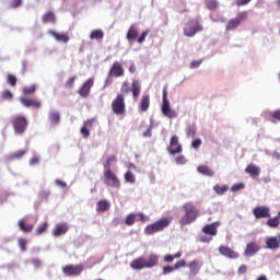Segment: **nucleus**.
I'll return each mask as SVG.
<instances>
[{
  "label": "nucleus",
  "instance_id": "obj_19",
  "mask_svg": "<svg viewBox=\"0 0 280 280\" xmlns=\"http://www.w3.org/2000/svg\"><path fill=\"white\" fill-rule=\"evenodd\" d=\"M130 268H132L133 270H143V268H147L145 267V258L139 257V258L135 259L130 264Z\"/></svg>",
  "mask_w": 280,
  "mask_h": 280
},
{
  "label": "nucleus",
  "instance_id": "obj_9",
  "mask_svg": "<svg viewBox=\"0 0 280 280\" xmlns=\"http://www.w3.org/2000/svg\"><path fill=\"white\" fill-rule=\"evenodd\" d=\"M259 250H261V246L257 242H249L246 244L243 255L244 257H255Z\"/></svg>",
  "mask_w": 280,
  "mask_h": 280
},
{
  "label": "nucleus",
  "instance_id": "obj_23",
  "mask_svg": "<svg viewBox=\"0 0 280 280\" xmlns=\"http://www.w3.org/2000/svg\"><path fill=\"white\" fill-rule=\"evenodd\" d=\"M246 174H250L252 176H259L261 168L255 164H249L245 168Z\"/></svg>",
  "mask_w": 280,
  "mask_h": 280
},
{
  "label": "nucleus",
  "instance_id": "obj_21",
  "mask_svg": "<svg viewBox=\"0 0 280 280\" xmlns=\"http://www.w3.org/2000/svg\"><path fill=\"white\" fill-rule=\"evenodd\" d=\"M145 268H154L159 265V256L156 254H151L148 260H144Z\"/></svg>",
  "mask_w": 280,
  "mask_h": 280
},
{
  "label": "nucleus",
  "instance_id": "obj_33",
  "mask_svg": "<svg viewBox=\"0 0 280 280\" xmlns=\"http://www.w3.org/2000/svg\"><path fill=\"white\" fill-rule=\"evenodd\" d=\"M141 93V85L139 84V81H133L132 82V95L135 97V100H137V97H139Z\"/></svg>",
  "mask_w": 280,
  "mask_h": 280
},
{
  "label": "nucleus",
  "instance_id": "obj_4",
  "mask_svg": "<svg viewBox=\"0 0 280 280\" xmlns=\"http://www.w3.org/2000/svg\"><path fill=\"white\" fill-rule=\"evenodd\" d=\"M162 113L163 116L167 117L168 119H176V117H178V113L172 109V106L170 105V100H167V85L163 88Z\"/></svg>",
  "mask_w": 280,
  "mask_h": 280
},
{
  "label": "nucleus",
  "instance_id": "obj_59",
  "mask_svg": "<svg viewBox=\"0 0 280 280\" xmlns=\"http://www.w3.org/2000/svg\"><path fill=\"white\" fill-rule=\"evenodd\" d=\"M50 194L51 192L49 190H44V191L40 192V198L43 200H47V198H49Z\"/></svg>",
  "mask_w": 280,
  "mask_h": 280
},
{
  "label": "nucleus",
  "instance_id": "obj_27",
  "mask_svg": "<svg viewBox=\"0 0 280 280\" xmlns=\"http://www.w3.org/2000/svg\"><path fill=\"white\" fill-rule=\"evenodd\" d=\"M104 38V31L102 30H94L90 34L91 40H102Z\"/></svg>",
  "mask_w": 280,
  "mask_h": 280
},
{
  "label": "nucleus",
  "instance_id": "obj_42",
  "mask_svg": "<svg viewBox=\"0 0 280 280\" xmlns=\"http://www.w3.org/2000/svg\"><path fill=\"white\" fill-rule=\"evenodd\" d=\"M206 5L210 10H215V8H218V1L217 0H207Z\"/></svg>",
  "mask_w": 280,
  "mask_h": 280
},
{
  "label": "nucleus",
  "instance_id": "obj_24",
  "mask_svg": "<svg viewBox=\"0 0 280 280\" xmlns=\"http://www.w3.org/2000/svg\"><path fill=\"white\" fill-rule=\"evenodd\" d=\"M20 102H21L22 106H25V108H30V106H35V108H40V103L30 101L28 98H25L23 96L20 97Z\"/></svg>",
  "mask_w": 280,
  "mask_h": 280
},
{
  "label": "nucleus",
  "instance_id": "obj_2",
  "mask_svg": "<svg viewBox=\"0 0 280 280\" xmlns=\"http://www.w3.org/2000/svg\"><path fill=\"white\" fill-rule=\"evenodd\" d=\"M202 25H200V22L196 18L185 20L183 23L184 36L188 38H194V35L202 32Z\"/></svg>",
  "mask_w": 280,
  "mask_h": 280
},
{
  "label": "nucleus",
  "instance_id": "obj_10",
  "mask_svg": "<svg viewBox=\"0 0 280 280\" xmlns=\"http://www.w3.org/2000/svg\"><path fill=\"white\" fill-rule=\"evenodd\" d=\"M253 214L256 220H261V218H270V208L268 206H258L254 208Z\"/></svg>",
  "mask_w": 280,
  "mask_h": 280
},
{
  "label": "nucleus",
  "instance_id": "obj_51",
  "mask_svg": "<svg viewBox=\"0 0 280 280\" xmlns=\"http://www.w3.org/2000/svg\"><path fill=\"white\" fill-rule=\"evenodd\" d=\"M248 16V12L244 11L242 13H240L235 19L238 20V23H242V21H245V19H247Z\"/></svg>",
  "mask_w": 280,
  "mask_h": 280
},
{
  "label": "nucleus",
  "instance_id": "obj_13",
  "mask_svg": "<svg viewBox=\"0 0 280 280\" xmlns=\"http://www.w3.org/2000/svg\"><path fill=\"white\" fill-rule=\"evenodd\" d=\"M219 253L223 255V257H228V259H237L240 257V253L233 250L228 246H220Z\"/></svg>",
  "mask_w": 280,
  "mask_h": 280
},
{
  "label": "nucleus",
  "instance_id": "obj_26",
  "mask_svg": "<svg viewBox=\"0 0 280 280\" xmlns=\"http://www.w3.org/2000/svg\"><path fill=\"white\" fill-rule=\"evenodd\" d=\"M139 32L137 31V28H135V26H131L127 32V40H129V43H132V40H137Z\"/></svg>",
  "mask_w": 280,
  "mask_h": 280
},
{
  "label": "nucleus",
  "instance_id": "obj_61",
  "mask_svg": "<svg viewBox=\"0 0 280 280\" xmlns=\"http://www.w3.org/2000/svg\"><path fill=\"white\" fill-rule=\"evenodd\" d=\"M63 272L68 277H71V265H68V266L63 267Z\"/></svg>",
  "mask_w": 280,
  "mask_h": 280
},
{
  "label": "nucleus",
  "instance_id": "obj_63",
  "mask_svg": "<svg viewBox=\"0 0 280 280\" xmlns=\"http://www.w3.org/2000/svg\"><path fill=\"white\" fill-rule=\"evenodd\" d=\"M31 264H33V266H34L35 268H38V267L40 266V259H38V258H33V259L31 260Z\"/></svg>",
  "mask_w": 280,
  "mask_h": 280
},
{
  "label": "nucleus",
  "instance_id": "obj_41",
  "mask_svg": "<svg viewBox=\"0 0 280 280\" xmlns=\"http://www.w3.org/2000/svg\"><path fill=\"white\" fill-rule=\"evenodd\" d=\"M26 150H19L18 152L11 154V159H22V156H25Z\"/></svg>",
  "mask_w": 280,
  "mask_h": 280
},
{
  "label": "nucleus",
  "instance_id": "obj_46",
  "mask_svg": "<svg viewBox=\"0 0 280 280\" xmlns=\"http://www.w3.org/2000/svg\"><path fill=\"white\" fill-rule=\"evenodd\" d=\"M202 145V139L200 138H197L192 141L191 143V147L195 149V150H198L200 147Z\"/></svg>",
  "mask_w": 280,
  "mask_h": 280
},
{
  "label": "nucleus",
  "instance_id": "obj_14",
  "mask_svg": "<svg viewBox=\"0 0 280 280\" xmlns=\"http://www.w3.org/2000/svg\"><path fill=\"white\" fill-rule=\"evenodd\" d=\"M121 75H124V67L119 63V61H116L108 72V78H121Z\"/></svg>",
  "mask_w": 280,
  "mask_h": 280
},
{
  "label": "nucleus",
  "instance_id": "obj_1",
  "mask_svg": "<svg viewBox=\"0 0 280 280\" xmlns=\"http://www.w3.org/2000/svg\"><path fill=\"white\" fill-rule=\"evenodd\" d=\"M172 224V218H162L154 223H151L144 228L145 235H154V233H161V231H165L167 226Z\"/></svg>",
  "mask_w": 280,
  "mask_h": 280
},
{
  "label": "nucleus",
  "instance_id": "obj_35",
  "mask_svg": "<svg viewBox=\"0 0 280 280\" xmlns=\"http://www.w3.org/2000/svg\"><path fill=\"white\" fill-rule=\"evenodd\" d=\"M135 220H137V214L136 213H130L127 215L125 224L127 226H132L135 224Z\"/></svg>",
  "mask_w": 280,
  "mask_h": 280
},
{
  "label": "nucleus",
  "instance_id": "obj_31",
  "mask_svg": "<svg viewBox=\"0 0 280 280\" xmlns=\"http://www.w3.org/2000/svg\"><path fill=\"white\" fill-rule=\"evenodd\" d=\"M279 224H280V215L279 214L275 218L269 217V220L267 221V225H269L270 229H277V226H279Z\"/></svg>",
  "mask_w": 280,
  "mask_h": 280
},
{
  "label": "nucleus",
  "instance_id": "obj_36",
  "mask_svg": "<svg viewBox=\"0 0 280 280\" xmlns=\"http://www.w3.org/2000/svg\"><path fill=\"white\" fill-rule=\"evenodd\" d=\"M125 180L126 183H130L132 185L137 182V178L135 177V174H132V172L128 171L125 174Z\"/></svg>",
  "mask_w": 280,
  "mask_h": 280
},
{
  "label": "nucleus",
  "instance_id": "obj_64",
  "mask_svg": "<svg viewBox=\"0 0 280 280\" xmlns=\"http://www.w3.org/2000/svg\"><path fill=\"white\" fill-rule=\"evenodd\" d=\"M22 0H12L11 1V5L12 8H19V5H21Z\"/></svg>",
  "mask_w": 280,
  "mask_h": 280
},
{
  "label": "nucleus",
  "instance_id": "obj_16",
  "mask_svg": "<svg viewBox=\"0 0 280 280\" xmlns=\"http://www.w3.org/2000/svg\"><path fill=\"white\" fill-rule=\"evenodd\" d=\"M265 244L269 250H277L280 246V241L277 236H268L265 240Z\"/></svg>",
  "mask_w": 280,
  "mask_h": 280
},
{
  "label": "nucleus",
  "instance_id": "obj_44",
  "mask_svg": "<svg viewBox=\"0 0 280 280\" xmlns=\"http://www.w3.org/2000/svg\"><path fill=\"white\" fill-rule=\"evenodd\" d=\"M269 117H271V119H276L277 121H280V109L270 112Z\"/></svg>",
  "mask_w": 280,
  "mask_h": 280
},
{
  "label": "nucleus",
  "instance_id": "obj_22",
  "mask_svg": "<svg viewBox=\"0 0 280 280\" xmlns=\"http://www.w3.org/2000/svg\"><path fill=\"white\" fill-rule=\"evenodd\" d=\"M139 108L142 113H147L148 108H150V95L145 94L142 96Z\"/></svg>",
  "mask_w": 280,
  "mask_h": 280
},
{
  "label": "nucleus",
  "instance_id": "obj_6",
  "mask_svg": "<svg viewBox=\"0 0 280 280\" xmlns=\"http://www.w3.org/2000/svg\"><path fill=\"white\" fill-rule=\"evenodd\" d=\"M168 154L175 156V154H180L183 152V144L178 142V136H172L170 144L166 147Z\"/></svg>",
  "mask_w": 280,
  "mask_h": 280
},
{
  "label": "nucleus",
  "instance_id": "obj_62",
  "mask_svg": "<svg viewBox=\"0 0 280 280\" xmlns=\"http://www.w3.org/2000/svg\"><path fill=\"white\" fill-rule=\"evenodd\" d=\"M200 65H202V61H192L190 63V69H198V67H200Z\"/></svg>",
  "mask_w": 280,
  "mask_h": 280
},
{
  "label": "nucleus",
  "instance_id": "obj_34",
  "mask_svg": "<svg viewBox=\"0 0 280 280\" xmlns=\"http://www.w3.org/2000/svg\"><path fill=\"white\" fill-rule=\"evenodd\" d=\"M82 270H84V266L82 265L71 266L72 277H80V275H82Z\"/></svg>",
  "mask_w": 280,
  "mask_h": 280
},
{
  "label": "nucleus",
  "instance_id": "obj_11",
  "mask_svg": "<svg viewBox=\"0 0 280 280\" xmlns=\"http://www.w3.org/2000/svg\"><path fill=\"white\" fill-rule=\"evenodd\" d=\"M94 80L92 78L88 79L82 86L79 89V95L81 97H89L91 94V89H93Z\"/></svg>",
  "mask_w": 280,
  "mask_h": 280
},
{
  "label": "nucleus",
  "instance_id": "obj_8",
  "mask_svg": "<svg viewBox=\"0 0 280 280\" xmlns=\"http://www.w3.org/2000/svg\"><path fill=\"white\" fill-rule=\"evenodd\" d=\"M13 128L16 135H23L27 128V118L25 116H16L13 120Z\"/></svg>",
  "mask_w": 280,
  "mask_h": 280
},
{
  "label": "nucleus",
  "instance_id": "obj_28",
  "mask_svg": "<svg viewBox=\"0 0 280 280\" xmlns=\"http://www.w3.org/2000/svg\"><path fill=\"white\" fill-rule=\"evenodd\" d=\"M237 25H240V20L234 18L228 22L225 30L228 32H233L234 30H237Z\"/></svg>",
  "mask_w": 280,
  "mask_h": 280
},
{
  "label": "nucleus",
  "instance_id": "obj_54",
  "mask_svg": "<svg viewBox=\"0 0 280 280\" xmlns=\"http://www.w3.org/2000/svg\"><path fill=\"white\" fill-rule=\"evenodd\" d=\"M12 97H13L12 92H10L9 90L2 92L3 100H12Z\"/></svg>",
  "mask_w": 280,
  "mask_h": 280
},
{
  "label": "nucleus",
  "instance_id": "obj_45",
  "mask_svg": "<svg viewBox=\"0 0 280 280\" xmlns=\"http://www.w3.org/2000/svg\"><path fill=\"white\" fill-rule=\"evenodd\" d=\"M19 246L21 250L25 252L27 250V241L25 238H19Z\"/></svg>",
  "mask_w": 280,
  "mask_h": 280
},
{
  "label": "nucleus",
  "instance_id": "obj_7",
  "mask_svg": "<svg viewBox=\"0 0 280 280\" xmlns=\"http://www.w3.org/2000/svg\"><path fill=\"white\" fill-rule=\"evenodd\" d=\"M112 108L115 115H124L126 113V103L124 102V95L118 94L112 103Z\"/></svg>",
  "mask_w": 280,
  "mask_h": 280
},
{
  "label": "nucleus",
  "instance_id": "obj_53",
  "mask_svg": "<svg viewBox=\"0 0 280 280\" xmlns=\"http://www.w3.org/2000/svg\"><path fill=\"white\" fill-rule=\"evenodd\" d=\"M55 185L57 187H60V189H66V187H67V183H65V182H62L60 179H55Z\"/></svg>",
  "mask_w": 280,
  "mask_h": 280
},
{
  "label": "nucleus",
  "instance_id": "obj_5",
  "mask_svg": "<svg viewBox=\"0 0 280 280\" xmlns=\"http://www.w3.org/2000/svg\"><path fill=\"white\" fill-rule=\"evenodd\" d=\"M104 178H105V185L107 187H113L114 189H119L121 183L119 182V178H117V175L113 173L110 170H106L104 172Z\"/></svg>",
  "mask_w": 280,
  "mask_h": 280
},
{
  "label": "nucleus",
  "instance_id": "obj_48",
  "mask_svg": "<svg viewBox=\"0 0 280 280\" xmlns=\"http://www.w3.org/2000/svg\"><path fill=\"white\" fill-rule=\"evenodd\" d=\"M245 185L244 183L235 184L231 187V191H241V189H244Z\"/></svg>",
  "mask_w": 280,
  "mask_h": 280
},
{
  "label": "nucleus",
  "instance_id": "obj_57",
  "mask_svg": "<svg viewBox=\"0 0 280 280\" xmlns=\"http://www.w3.org/2000/svg\"><path fill=\"white\" fill-rule=\"evenodd\" d=\"M164 261H165V264H172L174 261V255H171V254L165 255Z\"/></svg>",
  "mask_w": 280,
  "mask_h": 280
},
{
  "label": "nucleus",
  "instance_id": "obj_32",
  "mask_svg": "<svg viewBox=\"0 0 280 280\" xmlns=\"http://www.w3.org/2000/svg\"><path fill=\"white\" fill-rule=\"evenodd\" d=\"M43 23H56V15L49 11L43 15Z\"/></svg>",
  "mask_w": 280,
  "mask_h": 280
},
{
  "label": "nucleus",
  "instance_id": "obj_12",
  "mask_svg": "<svg viewBox=\"0 0 280 280\" xmlns=\"http://www.w3.org/2000/svg\"><path fill=\"white\" fill-rule=\"evenodd\" d=\"M48 34L49 36L55 38L56 43H62L63 45H66V43H69V40L71 39L66 33H58L56 31L49 30Z\"/></svg>",
  "mask_w": 280,
  "mask_h": 280
},
{
  "label": "nucleus",
  "instance_id": "obj_38",
  "mask_svg": "<svg viewBox=\"0 0 280 280\" xmlns=\"http://www.w3.org/2000/svg\"><path fill=\"white\" fill-rule=\"evenodd\" d=\"M47 226H48L47 222H45V223H43V224H39V225L36 228V230H35L36 235H43V232H44V231H47Z\"/></svg>",
  "mask_w": 280,
  "mask_h": 280
},
{
  "label": "nucleus",
  "instance_id": "obj_40",
  "mask_svg": "<svg viewBox=\"0 0 280 280\" xmlns=\"http://www.w3.org/2000/svg\"><path fill=\"white\" fill-rule=\"evenodd\" d=\"M199 264L200 262L198 260H192L187 266H188V268L190 269L191 272H196V270H198Z\"/></svg>",
  "mask_w": 280,
  "mask_h": 280
},
{
  "label": "nucleus",
  "instance_id": "obj_56",
  "mask_svg": "<svg viewBox=\"0 0 280 280\" xmlns=\"http://www.w3.org/2000/svg\"><path fill=\"white\" fill-rule=\"evenodd\" d=\"M252 0H236V5L241 8L242 5H248Z\"/></svg>",
  "mask_w": 280,
  "mask_h": 280
},
{
  "label": "nucleus",
  "instance_id": "obj_29",
  "mask_svg": "<svg viewBox=\"0 0 280 280\" xmlns=\"http://www.w3.org/2000/svg\"><path fill=\"white\" fill-rule=\"evenodd\" d=\"M197 171L199 174H203V176H215V173H213L209 166L200 165L197 167Z\"/></svg>",
  "mask_w": 280,
  "mask_h": 280
},
{
  "label": "nucleus",
  "instance_id": "obj_47",
  "mask_svg": "<svg viewBox=\"0 0 280 280\" xmlns=\"http://www.w3.org/2000/svg\"><path fill=\"white\" fill-rule=\"evenodd\" d=\"M173 270H176L174 266H165L162 269V275H170Z\"/></svg>",
  "mask_w": 280,
  "mask_h": 280
},
{
  "label": "nucleus",
  "instance_id": "obj_18",
  "mask_svg": "<svg viewBox=\"0 0 280 280\" xmlns=\"http://www.w3.org/2000/svg\"><path fill=\"white\" fill-rule=\"evenodd\" d=\"M218 226H220V222H213L211 224L203 226L202 232L206 235L215 236V235H218Z\"/></svg>",
  "mask_w": 280,
  "mask_h": 280
},
{
  "label": "nucleus",
  "instance_id": "obj_49",
  "mask_svg": "<svg viewBox=\"0 0 280 280\" xmlns=\"http://www.w3.org/2000/svg\"><path fill=\"white\" fill-rule=\"evenodd\" d=\"M136 217L140 219V222H150V217L142 212L136 214Z\"/></svg>",
  "mask_w": 280,
  "mask_h": 280
},
{
  "label": "nucleus",
  "instance_id": "obj_3",
  "mask_svg": "<svg viewBox=\"0 0 280 280\" xmlns=\"http://www.w3.org/2000/svg\"><path fill=\"white\" fill-rule=\"evenodd\" d=\"M185 215L179 221L183 226L187 224H191V222H196V218L200 214L196 206L194 203L188 202L184 205Z\"/></svg>",
  "mask_w": 280,
  "mask_h": 280
},
{
  "label": "nucleus",
  "instance_id": "obj_15",
  "mask_svg": "<svg viewBox=\"0 0 280 280\" xmlns=\"http://www.w3.org/2000/svg\"><path fill=\"white\" fill-rule=\"evenodd\" d=\"M67 231H69V224H67L66 222L57 223L52 229V235L54 237H60V235H65Z\"/></svg>",
  "mask_w": 280,
  "mask_h": 280
},
{
  "label": "nucleus",
  "instance_id": "obj_17",
  "mask_svg": "<svg viewBox=\"0 0 280 280\" xmlns=\"http://www.w3.org/2000/svg\"><path fill=\"white\" fill-rule=\"evenodd\" d=\"M48 121L52 128L60 124V113L58 110H50L48 114Z\"/></svg>",
  "mask_w": 280,
  "mask_h": 280
},
{
  "label": "nucleus",
  "instance_id": "obj_43",
  "mask_svg": "<svg viewBox=\"0 0 280 280\" xmlns=\"http://www.w3.org/2000/svg\"><path fill=\"white\" fill-rule=\"evenodd\" d=\"M148 34H150V31L142 32V34L138 38L139 45H143V43H145V38L148 37Z\"/></svg>",
  "mask_w": 280,
  "mask_h": 280
},
{
  "label": "nucleus",
  "instance_id": "obj_50",
  "mask_svg": "<svg viewBox=\"0 0 280 280\" xmlns=\"http://www.w3.org/2000/svg\"><path fill=\"white\" fill-rule=\"evenodd\" d=\"M185 266H187V261H185V259L178 260V261L174 265L175 270H178L179 268H185Z\"/></svg>",
  "mask_w": 280,
  "mask_h": 280
},
{
  "label": "nucleus",
  "instance_id": "obj_55",
  "mask_svg": "<svg viewBox=\"0 0 280 280\" xmlns=\"http://www.w3.org/2000/svg\"><path fill=\"white\" fill-rule=\"evenodd\" d=\"M8 83L11 84V86H14L16 84V77L9 74L8 75Z\"/></svg>",
  "mask_w": 280,
  "mask_h": 280
},
{
  "label": "nucleus",
  "instance_id": "obj_39",
  "mask_svg": "<svg viewBox=\"0 0 280 280\" xmlns=\"http://www.w3.org/2000/svg\"><path fill=\"white\" fill-rule=\"evenodd\" d=\"M176 165H187V158L185 155H179L175 159Z\"/></svg>",
  "mask_w": 280,
  "mask_h": 280
},
{
  "label": "nucleus",
  "instance_id": "obj_52",
  "mask_svg": "<svg viewBox=\"0 0 280 280\" xmlns=\"http://www.w3.org/2000/svg\"><path fill=\"white\" fill-rule=\"evenodd\" d=\"M115 161V156H109L106 161V163L104 164V167H105V172L106 170H110V163H114Z\"/></svg>",
  "mask_w": 280,
  "mask_h": 280
},
{
  "label": "nucleus",
  "instance_id": "obj_37",
  "mask_svg": "<svg viewBox=\"0 0 280 280\" xmlns=\"http://www.w3.org/2000/svg\"><path fill=\"white\" fill-rule=\"evenodd\" d=\"M36 92V84L23 89V95H33Z\"/></svg>",
  "mask_w": 280,
  "mask_h": 280
},
{
  "label": "nucleus",
  "instance_id": "obj_30",
  "mask_svg": "<svg viewBox=\"0 0 280 280\" xmlns=\"http://www.w3.org/2000/svg\"><path fill=\"white\" fill-rule=\"evenodd\" d=\"M213 191H215L218 196H224L225 191H229V186L228 185L220 186L217 184L213 186Z\"/></svg>",
  "mask_w": 280,
  "mask_h": 280
},
{
  "label": "nucleus",
  "instance_id": "obj_58",
  "mask_svg": "<svg viewBox=\"0 0 280 280\" xmlns=\"http://www.w3.org/2000/svg\"><path fill=\"white\" fill-rule=\"evenodd\" d=\"M81 135H82L83 137H90V136H91V131H89V128L82 127V128H81Z\"/></svg>",
  "mask_w": 280,
  "mask_h": 280
},
{
  "label": "nucleus",
  "instance_id": "obj_25",
  "mask_svg": "<svg viewBox=\"0 0 280 280\" xmlns=\"http://www.w3.org/2000/svg\"><path fill=\"white\" fill-rule=\"evenodd\" d=\"M18 225H19L20 231H23V233H30L34 229L33 224L25 225L24 219H20L18 221Z\"/></svg>",
  "mask_w": 280,
  "mask_h": 280
},
{
  "label": "nucleus",
  "instance_id": "obj_20",
  "mask_svg": "<svg viewBox=\"0 0 280 280\" xmlns=\"http://www.w3.org/2000/svg\"><path fill=\"white\" fill-rule=\"evenodd\" d=\"M110 209V201L106 199H102L96 203L97 213H104V211H108Z\"/></svg>",
  "mask_w": 280,
  "mask_h": 280
},
{
  "label": "nucleus",
  "instance_id": "obj_60",
  "mask_svg": "<svg viewBox=\"0 0 280 280\" xmlns=\"http://www.w3.org/2000/svg\"><path fill=\"white\" fill-rule=\"evenodd\" d=\"M248 270V267H246V265H242L238 268V275H246V271Z\"/></svg>",
  "mask_w": 280,
  "mask_h": 280
}]
</instances>
